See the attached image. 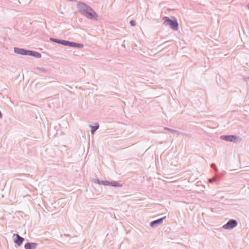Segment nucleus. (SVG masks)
I'll return each instance as SVG.
<instances>
[{
    "label": "nucleus",
    "instance_id": "nucleus-1",
    "mask_svg": "<svg viewBox=\"0 0 249 249\" xmlns=\"http://www.w3.org/2000/svg\"><path fill=\"white\" fill-rule=\"evenodd\" d=\"M78 6L80 12L88 18L97 20L98 16L96 13L89 6L83 2H78Z\"/></svg>",
    "mask_w": 249,
    "mask_h": 249
},
{
    "label": "nucleus",
    "instance_id": "nucleus-2",
    "mask_svg": "<svg viewBox=\"0 0 249 249\" xmlns=\"http://www.w3.org/2000/svg\"><path fill=\"white\" fill-rule=\"evenodd\" d=\"M163 20V25L168 26L172 29L177 31L178 29V24L176 18H174L173 19H171L167 17H164L162 18Z\"/></svg>",
    "mask_w": 249,
    "mask_h": 249
},
{
    "label": "nucleus",
    "instance_id": "nucleus-3",
    "mask_svg": "<svg viewBox=\"0 0 249 249\" xmlns=\"http://www.w3.org/2000/svg\"><path fill=\"white\" fill-rule=\"evenodd\" d=\"M65 46H69L71 47H75L78 48H82L83 45L82 44H77L74 42H69L66 40H61V43Z\"/></svg>",
    "mask_w": 249,
    "mask_h": 249
},
{
    "label": "nucleus",
    "instance_id": "nucleus-4",
    "mask_svg": "<svg viewBox=\"0 0 249 249\" xmlns=\"http://www.w3.org/2000/svg\"><path fill=\"white\" fill-rule=\"evenodd\" d=\"M237 223L235 220H230L227 224L223 226L225 229H231L236 226Z\"/></svg>",
    "mask_w": 249,
    "mask_h": 249
},
{
    "label": "nucleus",
    "instance_id": "nucleus-5",
    "mask_svg": "<svg viewBox=\"0 0 249 249\" xmlns=\"http://www.w3.org/2000/svg\"><path fill=\"white\" fill-rule=\"evenodd\" d=\"M13 238L14 242L18 246H21L24 241V239L20 237L18 234H14Z\"/></svg>",
    "mask_w": 249,
    "mask_h": 249
},
{
    "label": "nucleus",
    "instance_id": "nucleus-6",
    "mask_svg": "<svg viewBox=\"0 0 249 249\" xmlns=\"http://www.w3.org/2000/svg\"><path fill=\"white\" fill-rule=\"evenodd\" d=\"M15 52L17 53L21 54L23 55H28V53L29 51L25 50L23 49H20L18 48H15L14 49Z\"/></svg>",
    "mask_w": 249,
    "mask_h": 249
},
{
    "label": "nucleus",
    "instance_id": "nucleus-7",
    "mask_svg": "<svg viewBox=\"0 0 249 249\" xmlns=\"http://www.w3.org/2000/svg\"><path fill=\"white\" fill-rule=\"evenodd\" d=\"M221 138L222 140L227 141H230V142H232L234 141L236 139V137L235 136L233 135H231V136H222L221 137Z\"/></svg>",
    "mask_w": 249,
    "mask_h": 249
},
{
    "label": "nucleus",
    "instance_id": "nucleus-8",
    "mask_svg": "<svg viewBox=\"0 0 249 249\" xmlns=\"http://www.w3.org/2000/svg\"><path fill=\"white\" fill-rule=\"evenodd\" d=\"M37 244L35 243H27L25 246V249H36Z\"/></svg>",
    "mask_w": 249,
    "mask_h": 249
},
{
    "label": "nucleus",
    "instance_id": "nucleus-9",
    "mask_svg": "<svg viewBox=\"0 0 249 249\" xmlns=\"http://www.w3.org/2000/svg\"><path fill=\"white\" fill-rule=\"evenodd\" d=\"M28 53V55H32L36 58H40L41 57V54L36 52L29 51Z\"/></svg>",
    "mask_w": 249,
    "mask_h": 249
},
{
    "label": "nucleus",
    "instance_id": "nucleus-10",
    "mask_svg": "<svg viewBox=\"0 0 249 249\" xmlns=\"http://www.w3.org/2000/svg\"><path fill=\"white\" fill-rule=\"evenodd\" d=\"M110 186L114 187H121L122 185L118 182L113 181L110 182Z\"/></svg>",
    "mask_w": 249,
    "mask_h": 249
},
{
    "label": "nucleus",
    "instance_id": "nucleus-11",
    "mask_svg": "<svg viewBox=\"0 0 249 249\" xmlns=\"http://www.w3.org/2000/svg\"><path fill=\"white\" fill-rule=\"evenodd\" d=\"M165 217H163V218H160L157 220H155V221H152L151 223V226H154L155 225V224H160V223H161L162 222V221H163V219L165 218Z\"/></svg>",
    "mask_w": 249,
    "mask_h": 249
},
{
    "label": "nucleus",
    "instance_id": "nucleus-12",
    "mask_svg": "<svg viewBox=\"0 0 249 249\" xmlns=\"http://www.w3.org/2000/svg\"><path fill=\"white\" fill-rule=\"evenodd\" d=\"M100 184H103L105 186L110 185V181L105 180V181H101L99 182Z\"/></svg>",
    "mask_w": 249,
    "mask_h": 249
},
{
    "label": "nucleus",
    "instance_id": "nucleus-13",
    "mask_svg": "<svg viewBox=\"0 0 249 249\" xmlns=\"http://www.w3.org/2000/svg\"><path fill=\"white\" fill-rule=\"evenodd\" d=\"M98 127V125L91 126V133L93 134Z\"/></svg>",
    "mask_w": 249,
    "mask_h": 249
},
{
    "label": "nucleus",
    "instance_id": "nucleus-14",
    "mask_svg": "<svg viewBox=\"0 0 249 249\" xmlns=\"http://www.w3.org/2000/svg\"><path fill=\"white\" fill-rule=\"evenodd\" d=\"M51 40H53L55 42L58 43L60 44L61 43V40H58L57 39H51Z\"/></svg>",
    "mask_w": 249,
    "mask_h": 249
},
{
    "label": "nucleus",
    "instance_id": "nucleus-15",
    "mask_svg": "<svg viewBox=\"0 0 249 249\" xmlns=\"http://www.w3.org/2000/svg\"><path fill=\"white\" fill-rule=\"evenodd\" d=\"M130 23L132 26H135L136 25V23L134 20L130 21Z\"/></svg>",
    "mask_w": 249,
    "mask_h": 249
},
{
    "label": "nucleus",
    "instance_id": "nucleus-16",
    "mask_svg": "<svg viewBox=\"0 0 249 249\" xmlns=\"http://www.w3.org/2000/svg\"><path fill=\"white\" fill-rule=\"evenodd\" d=\"M211 166L212 167H215V165L214 164H212Z\"/></svg>",
    "mask_w": 249,
    "mask_h": 249
},
{
    "label": "nucleus",
    "instance_id": "nucleus-17",
    "mask_svg": "<svg viewBox=\"0 0 249 249\" xmlns=\"http://www.w3.org/2000/svg\"><path fill=\"white\" fill-rule=\"evenodd\" d=\"M247 6H248V8L249 9V4Z\"/></svg>",
    "mask_w": 249,
    "mask_h": 249
},
{
    "label": "nucleus",
    "instance_id": "nucleus-18",
    "mask_svg": "<svg viewBox=\"0 0 249 249\" xmlns=\"http://www.w3.org/2000/svg\"><path fill=\"white\" fill-rule=\"evenodd\" d=\"M209 181L211 182L212 181V180L209 179Z\"/></svg>",
    "mask_w": 249,
    "mask_h": 249
},
{
    "label": "nucleus",
    "instance_id": "nucleus-19",
    "mask_svg": "<svg viewBox=\"0 0 249 249\" xmlns=\"http://www.w3.org/2000/svg\"><path fill=\"white\" fill-rule=\"evenodd\" d=\"M209 181L211 182L212 181V180L209 179Z\"/></svg>",
    "mask_w": 249,
    "mask_h": 249
}]
</instances>
